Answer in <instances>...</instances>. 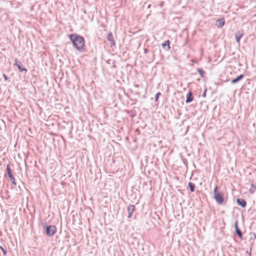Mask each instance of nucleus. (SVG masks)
Wrapping results in <instances>:
<instances>
[{
    "mask_svg": "<svg viewBox=\"0 0 256 256\" xmlns=\"http://www.w3.org/2000/svg\"><path fill=\"white\" fill-rule=\"evenodd\" d=\"M68 38L72 42L73 46L80 52L84 51L85 46V40L83 36L76 33L68 35Z\"/></svg>",
    "mask_w": 256,
    "mask_h": 256,
    "instance_id": "nucleus-1",
    "label": "nucleus"
},
{
    "mask_svg": "<svg viewBox=\"0 0 256 256\" xmlns=\"http://www.w3.org/2000/svg\"><path fill=\"white\" fill-rule=\"evenodd\" d=\"M218 187L216 186L214 190V198L216 202L222 204L224 202V194L218 191Z\"/></svg>",
    "mask_w": 256,
    "mask_h": 256,
    "instance_id": "nucleus-2",
    "label": "nucleus"
},
{
    "mask_svg": "<svg viewBox=\"0 0 256 256\" xmlns=\"http://www.w3.org/2000/svg\"><path fill=\"white\" fill-rule=\"evenodd\" d=\"M46 234L48 236H53L56 232V228L54 226H44Z\"/></svg>",
    "mask_w": 256,
    "mask_h": 256,
    "instance_id": "nucleus-3",
    "label": "nucleus"
},
{
    "mask_svg": "<svg viewBox=\"0 0 256 256\" xmlns=\"http://www.w3.org/2000/svg\"><path fill=\"white\" fill-rule=\"evenodd\" d=\"M14 66H17L20 72H27V70L25 68L22 67V62L18 60L17 59L15 60Z\"/></svg>",
    "mask_w": 256,
    "mask_h": 256,
    "instance_id": "nucleus-4",
    "label": "nucleus"
},
{
    "mask_svg": "<svg viewBox=\"0 0 256 256\" xmlns=\"http://www.w3.org/2000/svg\"><path fill=\"white\" fill-rule=\"evenodd\" d=\"M106 39L110 42L111 47L115 46L116 44L112 32H110L106 36Z\"/></svg>",
    "mask_w": 256,
    "mask_h": 256,
    "instance_id": "nucleus-5",
    "label": "nucleus"
},
{
    "mask_svg": "<svg viewBox=\"0 0 256 256\" xmlns=\"http://www.w3.org/2000/svg\"><path fill=\"white\" fill-rule=\"evenodd\" d=\"M234 226L235 228L236 233L238 236L242 239V234L240 230L238 227V222L237 220H236L234 222Z\"/></svg>",
    "mask_w": 256,
    "mask_h": 256,
    "instance_id": "nucleus-6",
    "label": "nucleus"
},
{
    "mask_svg": "<svg viewBox=\"0 0 256 256\" xmlns=\"http://www.w3.org/2000/svg\"><path fill=\"white\" fill-rule=\"evenodd\" d=\"M243 35H244V32H243L242 30H238V31L236 32L235 34V39H236V41L238 43L240 42V40L242 38Z\"/></svg>",
    "mask_w": 256,
    "mask_h": 256,
    "instance_id": "nucleus-7",
    "label": "nucleus"
},
{
    "mask_svg": "<svg viewBox=\"0 0 256 256\" xmlns=\"http://www.w3.org/2000/svg\"><path fill=\"white\" fill-rule=\"evenodd\" d=\"M236 202L238 206L242 208H245L246 205V201L243 198H238L236 199Z\"/></svg>",
    "mask_w": 256,
    "mask_h": 256,
    "instance_id": "nucleus-8",
    "label": "nucleus"
},
{
    "mask_svg": "<svg viewBox=\"0 0 256 256\" xmlns=\"http://www.w3.org/2000/svg\"><path fill=\"white\" fill-rule=\"evenodd\" d=\"M134 210H135V206L134 205L130 204L128 206V208H127V210L128 211V218H131V216H132V213Z\"/></svg>",
    "mask_w": 256,
    "mask_h": 256,
    "instance_id": "nucleus-9",
    "label": "nucleus"
},
{
    "mask_svg": "<svg viewBox=\"0 0 256 256\" xmlns=\"http://www.w3.org/2000/svg\"><path fill=\"white\" fill-rule=\"evenodd\" d=\"M224 22L225 21L224 18H220L216 20V25L218 28H221L224 26Z\"/></svg>",
    "mask_w": 256,
    "mask_h": 256,
    "instance_id": "nucleus-10",
    "label": "nucleus"
},
{
    "mask_svg": "<svg viewBox=\"0 0 256 256\" xmlns=\"http://www.w3.org/2000/svg\"><path fill=\"white\" fill-rule=\"evenodd\" d=\"M244 74H240V75L238 76L237 77H236V78L232 80L231 83L232 84H236V83L238 82L239 81H240V80H242L244 78Z\"/></svg>",
    "mask_w": 256,
    "mask_h": 256,
    "instance_id": "nucleus-11",
    "label": "nucleus"
},
{
    "mask_svg": "<svg viewBox=\"0 0 256 256\" xmlns=\"http://www.w3.org/2000/svg\"><path fill=\"white\" fill-rule=\"evenodd\" d=\"M193 100H194V96H193L192 94L190 92L187 94L186 96V104H188V103L192 102Z\"/></svg>",
    "mask_w": 256,
    "mask_h": 256,
    "instance_id": "nucleus-12",
    "label": "nucleus"
},
{
    "mask_svg": "<svg viewBox=\"0 0 256 256\" xmlns=\"http://www.w3.org/2000/svg\"><path fill=\"white\" fill-rule=\"evenodd\" d=\"M170 42L169 40H167L164 42V43L162 44V46L163 48L166 49V50H170Z\"/></svg>",
    "mask_w": 256,
    "mask_h": 256,
    "instance_id": "nucleus-13",
    "label": "nucleus"
},
{
    "mask_svg": "<svg viewBox=\"0 0 256 256\" xmlns=\"http://www.w3.org/2000/svg\"><path fill=\"white\" fill-rule=\"evenodd\" d=\"M188 187L189 188L190 192H194V191L196 188L194 184L192 182H188Z\"/></svg>",
    "mask_w": 256,
    "mask_h": 256,
    "instance_id": "nucleus-14",
    "label": "nucleus"
},
{
    "mask_svg": "<svg viewBox=\"0 0 256 256\" xmlns=\"http://www.w3.org/2000/svg\"><path fill=\"white\" fill-rule=\"evenodd\" d=\"M196 70L197 72L199 73V74H200V76L202 78H204L205 74H206V72L203 70L202 69V68H196Z\"/></svg>",
    "mask_w": 256,
    "mask_h": 256,
    "instance_id": "nucleus-15",
    "label": "nucleus"
},
{
    "mask_svg": "<svg viewBox=\"0 0 256 256\" xmlns=\"http://www.w3.org/2000/svg\"><path fill=\"white\" fill-rule=\"evenodd\" d=\"M250 188L249 189V192L250 194H253L256 190V186L253 184H250Z\"/></svg>",
    "mask_w": 256,
    "mask_h": 256,
    "instance_id": "nucleus-16",
    "label": "nucleus"
},
{
    "mask_svg": "<svg viewBox=\"0 0 256 256\" xmlns=\"http://www.w3.org/2000/svg\"><path fill=\"white\" fill-rule=\"evenodd\" d=\"M6 170L7 172L8 176L12 175V170H11V169H10V166L9 164L6 165Z\"/></svg>",
    "mask_w": 256,
    "mask_h": 256,
    "instance_id": "nucleus-17",
    "label": "nucleus"
},
{
    "mask_svg": "<svg viewBox=\"0 0 256 256\" xmlns=\"http://www.w3.org/2000/svg\"><path fill=\"white\" fill-rule=\"evenodd\" d=\"M8 177H9L12 183L14 185L16 186V182L15 181V180H14V178L13 175L10 176H8Z\"/></svg>",
    "mask_w": 256,
    "mask_h": 256,
    "instance_id": "nucleus-18",
    "label": "nucleus"
},
{
    "mask_svg": "<svg viewBox=\"0 0 256 256\" xmlns=\"http://www.w3.org/2000/svg\"><path fill=\"white\" fill-rule=\"evenodd\" d=\"M161 94L160 92H157L156 95H155V96H154V100L155 102H157L158 100V98H159V96Z\"/></svg>",
    "mask_w": 256,
    "mask_h": 256,
    "instance_id": "nucleus-19",
    "label": "nucleus"
},
{
    "mask_svg": "<svg viewBox=\"0 0 256 256\" xmlns=\"http://www.w3.org/2000/svg\"><path fill=\"white\" fill-rule=\"evenodd\" d=\"M0 249L2 250V252L4 254L5 256L6 255V253H7V252L6 250L2 246H0Z\"/></svg>",
    "mask_w": 256,
    "mask_h": 256,
    "instance_id": "nucleus-20",
    "label": "nucleus"
},
{
    "mask_svg": "<svg viewBox=\"0 0 256 256\" xmlns=\"http://www.w3.org/2000/svg\"><path fill=\"white\" fill-rule=\"evenodd\" d=\"M206 90H206V88L204 90V92H203V93H202V97H204H204H206Z\"/></svg>",
    "mask_w": 256,
    "mask_h": 256,
    "instance_id": "nucleus-21",
    "label": "nucleus"
},
{
    "mask_svg": "<svg viewBox=\"0 0 256 256\" xmlns=\"http://www.w3.org/2000/svg\"><path fill=\"white\" fill-rule=\"evenodd\" d=\"M2 76L4 79V80H8V76L5 74H3Z\"/></svg>",
    "mask_w": 256,
    "mask_h": 256,
    "instance_id": "nucleus-22",
    "label": "nucleus"
},
{
    "mask_svg": "<svg viewBox=\"0 0 256 256\" xmlns=\"http://www.w3.org/2000/svg\"><path fill=\"white\" fill-rule=\"evenodd\" d=\"M10 5L12 6L13 5V4L12 1H10Z\"/></svg>",
    "mask_w": 256,
    "mask_h": 256,
    "instance_id": "nucleus-23",
    "label": "nucleus"
},
{
    "mask_svg": "<svg viewBox=\"0 0 256 256\" xmlns=\"http://www.w3.org/2000/svg\"><path fill=\"white\" fill-rule=\"evenodd\" d=\"M250 254H251V250H250V253H249V255H250V256H251Z\"/></svg>",
    "mask_w": 256,
    "mask_h": 256,
    "instance_id": "nucleus-24",
    "label": "nucleus"
},
{
    "mask_svg": "<svg viewBox=\"0 0 256 256\" xmlns=\"http://www.w3.org/2000/svg\"><path fill=\"white\" fill-rule=\"evenodd\" d=\"M254 238L256 237V235L255 234H254Z\"/></svg>",
    "mask_w": 256,
    "mask_h": 256,
    "instance_id": "nucleus-25",
    "label": "nucleus"
}]
</instances>
